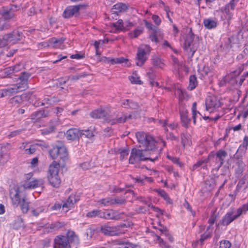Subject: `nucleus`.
<instances>
[{"mask_svg": "<svg viewBox=\"0 0 248 248\" xmlns=\"http://www.w3.org/2000/svg\"><path fill=\"white\" fill-rule=\"evenodd\" d=\"M218 217V214L215 211L212 213L208 219V222L210 224V225H212L215 222L217 218Z\"/></svg>", "mask_w": 248, "mask_h": 248, "instance_id": "nucleus-51", "label": "nucleus"}, {"mask_svg": "<svg viewBox=\"0 0 248 248\" xmlns=\"http://www.w3.org/2000/svg\"><path fill=\"white\" fill-rule=\"evenodd\" d=\"M126 120V115L124 114L120 117L113 119L112 124H120L124 123Z\"/></svg>", "mask_w": 248, "mask_h": 248, "instance_id": "nucleus-54", "label": "nucleus"}, {"mask_svg": "<svg viewBox=\"0 0 248 248\" xmlns=\"http://www.w3.org/2000/svg\"><path fill=\"white\" fill-rule=\"evenodd\" d=\"M0 158L1 165L6 163L10 158L9 154L7 153L5 146L0 145Z\"/></svg>", "mask_w": 248, "mask_h": 248, "instance_id": "nucleus-28", "label": "nucleus"}, {"mask_svg": "<svg viewBox=\"0 0 248 248\" xmlns=\"http://www.w3.org/2000/svg\"><path fill=\"white\" fill-rule=\"evenodd\" d=\"M233 211L228 212L219 221L217 224V226H218L219 225L227 226L230 224L232 222L235 220V219L233 218Z\"/></svg>", "mask_w": 248, "mask_h": 248, "instance_id": "nucleus-20", "label": "nucleus"}, {"mask_svg": "<svg viewBox=\"0 0 248 248\" xmlns=\"http://www.w3.org/2000/svg\"><path fill=\"white\" fill-rule=\"evenodd\" d=\"M203 24L206 28L211 29L217 26V23L213 20L207 19L203 21Z\"/></svg>", "mask_w": 248, "mask_h": 248, "instance_id": "nucleus-44", "label": "nucleus"}, {"mask_svg": "<svg viewBox=\"0 0 248 248\" xmlns=\"http://www.w3.org/2000/svg\"><path fill=\"white\" fill-rule=\"evenodd\" d=\"M19 205L20 206V208L23 213L25 214L28 212L29 209V202L25 197L21 199Z\"/></svg>", "mask_w": 248, "mask_h": 248, "instance_id": "nucleus-32", "label": "nucleus"}, {"mask_svg": "<svg viewBox=\"0 0 248 248\" xmlns=\"http://www.w3.org/2000/svg\"><path fill=\"white\" fill-rule=\"evenodd\" d=\"M19 92L16 85H13V87L12 88L4 89V93L5 96H10Z\"/></svg>", "mask_w": 248, "mask_h": 248, "instance_id": "nucleus-42", "label": "nucleus"}, {"mask_svg": "<svg viewBox=\"0 0 248 248\" xmlns=\"http://www.w3.org/2000/svg\"><path fill=\"white\" fill-rule=\"evenodd\" d=\"M245 181L246 179H245L244 178H242L241 179L239 180L236 188V190H237V191H240V189L241 188L242 186L245 184Z\"/></svg>", "mask_w": 248, "mask_h": 248, "instance_id": "nucleus-64", "label": "nucleus"}, {"mask_svg": "<svg viewBox=\"0 0 248 248\" xmlns=\"http://www.w3.org/2000/svg\"><path fill=\"white\" fill-rule=\"evenodd\" d=\"M220 243V248H230L231 247V243L227 240L221 241Z\"/></svg>", "mask_w": 248, "mask_h": 248, "instance_id": "nucleus-61", "label": "nucleus"}, {"mask_svg": "<svg viewBox=\"0 0 248 248\" xmlns=\"http://www.w3.org/2000/svg\"><path fill=\"white\" fill-rule=\"evenodd\" d=\"M198 84V81L196 75H191L189 77V84L188 88L190 90H192L196 88Z\"/></svg>", "mask_w": 248, "mask_h": 248, "instance_id": "nucleus-40", "label": "nucleus"}, {"mask_svg": "<svg viewBox=\"0 0 248 248\" xmlns=\"http://www.w3.org/2000/svg\"><path fill=\"white\" fill-rule=\"evenodd\" d=\"M64 225L65 224L64 222L57 221L50 224L47 228L49 229L51 232L55 231L62 228L64 226Z\"/></svg>", "mask_w": 248, "mask_h": 248, "instance_id": "nucleus-39", "label": "nucleus"}, {"mask_svg": "<svg viewBox=\"0 0 248 248\" xmlns=\"http://www.w3.org/2000/svg\"><path fill=\"white\" fill-rule=\"evenodd\" d=\"M66 237L68 239L69 244L70 243H73L75 244H78L79 243V239L78 236L73 231H68L66 234Z\"/></svg>", "mask_w": 248, "mask_h": 248, "instance_id": "nucleus-30", "label": "nucleus"}, {"mask_svg": "<svg viewBox=\"0 0 248 248\" xmlns=\"http://www.w3.org/2000/svg\"><path fill=\"white\" fill-rule=\"evenodd\" d=\"M124 63L125 66H129L130 64L129 61L127 59L124 58V57H120L115 58V64L116 63Z\"/></svg>", "mask_w": 248, "mask_h": 248, "instance_id": "nucleus-49", "label": "nucleus"}, {"mask_svg": "<svg viewBox=\"0 0 248 248\" xmlns=\"http://www.w3.org/2000/svg\"><path fill=\"white\" fill-rule=\"evenodd\" d=\"M144 29L143 27H138L135 29L133 31L128 33V36L130 38H137L139 35L143 32Z\"/></svg>", "mask_w": 248, "mask_h": 248, "instance_id": "nucleus-31", "label": "nucleus"}, {"mask_svg": "<svg viewBox=\"0 0 248 248\" xmlns=\"http://www.w3.org/2000/svg\"><path fill=\"white\" fill-rule=\"evenodd\" d=\"M64 41V39H62V38L57 39L56 38L53 37L49 40V42L50 44L55 45L57 43L62 44Z\"/></svg>", "mask_w": 248, "mask_h": 248, "instance_id": "nucleus-58", "label": "nucleus"}, {"mask_svg": "<svg viewBox=\"0 0 248 248\" xmlns=\"http://www.w3.org/2000/svg\"><path fill=\"white\" fill-rule=\"evenodd\" d=\"M147 76L149 79H155L156 78V71L154 67H150L147 72Z\"/></svg>", "mask_w": 248, "mask_h": 248, "instance_id": "nucleus-48", "label": "nucleus"}, {"mask_svg": "<svg viewBox=\"0 0 248 248\" xmlns=\"http://www.w3.org/2000/svg\"><path fill=\"white\" fill-rule=\"evenodd\" d=\"M0 15L5 20L13 19L15 17V15L13 12L4 7H3L0 10Z\"/></svg>", "mask_w": 248, "mask_h": 248, "instance_id": "nucleus-26", "label": "nucleus"}, {"mask_svg": "<svg viewBox=\"0 0 248 248\" xmlns=\"http://www.w3.org/2000/svg\"><path fill=\"white\" fill-rule=\"evenodd\" d=\"M24 37L23 32L17 29L3 35L2 39L7 42L16 44L22 40Z\"/></svg>", "mask_w": 248, "mask_h": 248, "instance_id": "nucleus-5", "label": "nucleus"}, {"mask_svg": "<svg viewBox=\"0 0 248 248\" xmlns=\"http://www.w3.org/2000/svg\"><path fill=\"white\" fill-rule=\"evenodd\" d=\"M122 107L125 108L133 109H137L140 108L138 103L128 99L123 100Z\"/></svg>", "mask_w": 248, "mask_h": 248, "instance_id": "nucleus-24", "label": "nucleus"}, {"mask_svg": "<svg viewBox=\"0 0 248 248\" xmlns=\"http://www.w3.org/2000/svg\"><path fill=\"white\" fill-rule=\"evenodd\" d=\"M87 217L93 218L98 217L102 218V211L101 210L96 209L88 212L86 214Z\"/></svg>", "mask_w": 248, "mask_h": 248, "instance_id": "nucleus-36", "label": "nucleus"}, {"mask_svg": "<svg viewBox=\"0 0 248 248\" xmlns=\"http://www.w3.org/2000/svg\"><path fill=\"white\" fill-rule=\"evenodd\" d=\"M81 131L77 128H71L66 133V138L69 140H75L81 137Z\"/></svg>", "mask_w": 248, "mask_h": 248, "instance_id": "nucleus-19", "label": "nucleus"}, {"mask_svg": "<svg viewBox=\"0 0 248 248\" xmlns=\"http://www.w3.org/2000/svg\"><path fill=\"white\" fill-rule=\"evenodd\" d=\"M30 93H23L21 95H16L11 98L9 100V103L13 106L18 107L23 101L28 99V96Z\"/></svg>", "mask_w": 248, "mask_h": 248, "instance_id": "nucleus-16", "label": "nucleus"}, {"mask_svg": "<svg viewBox=\"0 0 248 248\" xmlns=\"http://www.w3.org/2000/svg\"><path fill=\"white\" fill-rule=\"evenodd\" d=\"M129 79L132 84H142V82L140 80L139 77H134L133 76H130Z\"/></svg>", "mask_w": 248, "mask_h": 248, "instance_id": "nucleus-53", "label": "nucleus"}, {"mask_svg": "<svg viewBox=\"0 0 248 248\" xmlns=\"http://www.w3.org/2000/svg\"><path fill=\"white\" fill-rule=\"evenodd\" d=\"M90 116L93 118L100 119L105 116V111L103 108H98L92 111Z\"/></svg>", "mask_w": 248, "mask_h": 248, "instance_id": "nucleus-29", "label": "nucleus"}, {"mask_svg": "<svg viewBox=\"0 0 248 248\" xmlns=\"http://www.w3.org/2000/svg\"><path fill=\"white\" fill-rule=\"evenodd\" d=\"M56 127L55 125H50L42 129L41 134L43 135H48L50 133H54L56 130Z\"/></svg>", "mask_w": 248, "mask_h": 248, "instance_id": "nucleus-41", "label": "nucleus"}, {"mask_svg": "<svg viewBox=\"0 0 248 248\" xmlns=\"http://www.w3.org/2000/svg\"><path fill=\"white\" fill-rule=\"evenodd\" d=\"M242 70L240 69H237L236 70H234L232 72H231L228 75V77H230V78H234L237 76H238L241 73Z\"/></svg>", "mask_w": 248, "mask_h": 248, "instance_id": "nucleus-60", "label": "nucleus"}, {"mask_svg": "<svg viewBox=\"0 0 248 248\" xmlns=\"http://www.w3.org/2000/svg\"><path fill=\"white\" fill-rule=\"evenodd\" d=\"M152 63L153 65L160 68H163L165 65L163 60L158 57H153L152 59Z\"/></svg>", "mask_w": 248, "mask_h": 248, "instance_id": "nucleus-38", "label": "nucleus"}, {"mask_svg": "<svg viewBox=\"0 0 248 248\" xmlns=\"http://www.w3.org/2000/svg\"><path fill=\"white\" fill-rule=\"evenodd\" d=\"M136 138L138 142L141 144L140 147H143L144 149H152L154 147V143L156 141L154 138L147 135L143 132H138L136 133Z\"/></svg>", "mask_w": 248, "mask_h": 248, "instance_id": "nucleus-4", "label": "nucleus"}, {"mask_svg": "<svg viewBox=\"0 0 248 248\" xmlns=\"http://www.w3.org/2000/svg\"><path fill=\"white\" fill-rule=\"evenodd\" d=\"M112 26L117 31H124V22L122 19H119L117 22L112 23Z\"/></svg>", "mask_w": 248, "mask_h": 248, "instance_id": "nucleus-45", "label": "nucleus"}, {"mask_svg": "<svg viewBox=\"0 0 248 248\" xmlns=\"http://www.w3.org/2000/svg\"><path fill=\"white\" fill-rule=\"evenodd\" d=\"M155 191L157 193V194L164 198V199L168 203H172V200L169 197L167 193L163 189H155Z\"/></svg>", "mask_w": 248, "mask_h": 248, "instance_id": "nucleus-35", "label": "nucleus"}, {"mask_svg": "<svg viewBox=\"0 0 248 248\" xmlns=\"http://www.w3.org/2000/svg\"><path fill=\"white\" fill-rule=\"evenodd\" d=\"M220 100L214 96L208 97L206 101V109L210 111V109H216L221 107Z\"/></svg>", "mask_w": 248, "mask_h": 248, "instance_id": "nucleus-11", "label": "nucleus"}, {"mask_svg": "<svg viewBox=\"0 0 248 248\" xmlns=\"http://www.w3.org/2000/svg\"><path fill=\"white\" fill-rule=\"evenodd\" d=\"M211 235H212L211 233L210 232H209L208 233L205 232V233L202 234L201 236L200 240H199L201 243V245L202 244V243L204 240H205L206 239H207L208 238L211 237Z\"/></svg>", "mask_w": 248, "mask_h": 248, "instance_id": "nucleus-62", "label": "nucleus"}, {"mask_svg": "<svg viewBox=\"0 0 248 248\" xmlns=\"http://www.w3.org/2000/svg\"><path fill=\"white\" fill-rule=\"evenodd\" d=\"M124 213H120L118 211L110 209L102 211V218L106 219L118 220L121 218V215Z\"/></svg>", "mask_w": 248, "mask_h": 248, "instance_id": "nucleus-10", "label": "nucleus"}, {"mask_svg": "<svg viewBox=\"0 0 248 248\" xmlns=\"http://www.w3.org/2000/svg\"><path fill=\"white\" fill-rule=\"evenodd\" d=\"M36 150L35 145L32 144L29 148H26L24 150V153L28 155H31L34 154Z\"/></svg>", "mask_w": 248, "mask_h": 248, "instance_id": "nucleus-52", "label": "nucleus"}, {"mask_svg": "<svg viewBox=\"0 0 248 248\" xmlns=\"http://www.w3.org/2000/svg\"><path fill=\"white\" fill-rule=\"evenodd\" d=\"M31 74L26 72H23L18 76V79L20 82L15 84L20 92L25 91L28 88V79Z\"/></svg>", "mask_w": 248, "mask_h": 248, "instance_id": "nucleus-7", "label": "nucleus"}, {"mask_svg": "<svg viewBox=\"0 0 248 248\" xmlns=\"http://www.w3.org/2000/svg\"><path fill=\"white\" fill-rule=\"evenodd\" d=\"M50 116V112L46 109H41L35 111L31 115V119L33 123L39 122L42 118L48 117Z\"/></svg>", "mask_w": 248, "mask_h": 248, "instance_id": "nucleus-9", "label": "nucleus"}, {"mask_svg": "<svg viewBox=\"0 0 248 248\" xmlns=\"http://www.w3.org/2000/svg\"><path fill=\"white\" fill-rule=\"evenodd\" d=\"M158 150L155 148V143L152 149H137L133 148L129 159V163L134 164L140 161L150 160L154 162L159 156Z\"/></svg>", "mask_w": 248, "mask_h": 248, "instance_id": "nucleus-2", "label": "nucleus"}, {"mask_svg": "<svg viewBox=\"0 0 248 248\" xmlns=\"http://www.w3.org/2000/svg\"><path fill=\"white\" fill-rule=\"evenodd\" d=\"M45 211H46L45 207L43 206H41L37 207L35 209H32L31 212L32 213V214L34 216L37 217L39 216V215L40 213H43V212H45Z\"/></svg>", "mask_w": 248, "mask_h": 248, "instance_id": "nucleus-46", "label": "nucleus"}, {"mask_svg": "<svg viewBox=\"0 0 248 248\" xmlns=\"http://www.w3.org/2000/svg\"><path fill=\"white\" fill-rule=\"evenodd\" d=\"M100 232L106 235L114 236L119 234L118 227L109 226L107 225L102 226Z\"/></svg>", "mask_w": 248, "mask_h": 248, "instance_id": "nucleus-15", "label": "nucleus"}, {"mask_svg": "<svg viewBox=\"0 0 248 248\" xmlns=\"http://www.w3.org/2000/svg\"><path fill=\"white\" fill-rule=\"evenodd\" d=\"M99 202L104 206L112 205V198L110 197L102 199Z\"/></svg>", "mask_w": 248, "mask_h": 248, "instance_id": "nucleus-50", "label": "nucleus"}, {"mask_svg": "<svg viewBox=\"0 0 248 248\" xmlns=\"http://www.w3.org/2000/svg\"><path fill=\"white\" fill-rule=\"evenodd\" d=\"M44 181L42 179H34L31 182H26L23 186L25 188H34L43 185Z\"/></svg>", "mask_w": 248, "mask_h": 248, "instance_id": "nucleus-23", "label": "nucleus"}, {"mask_svg": "<svg viewBox=\"0 0 248 248\" xmlns=\"http://www.w3.org/2000/svg\"><path fill=\"white\" fill-rule=\"evenodd\" d=\"M10 26L9 24L4 22V21L0 18V31L9 29Z\"/></svg>", "mask_w": 248, "mask_h": 248, "instance_id": "nucleus-55", "label": "nucleus"}, {"mask_svg": "<svg viewBox=\"0 0 248 248\" xmlns=\"http://www.w3.org/2000/svg\"><path fill=\"white\" fill-rule=\"evenodd\" d=\"M50 157L54 160L49 165L47 178L49 184L54 187H59L61 180L59 175L60 168H64L69 160L68 152L64 145H55L49 151Z\"/></svg>", "mask_w": 248, "mask_h": 248, "instance_id": "nucleus-1", "label": "nucleus"}, {"mask_svg": "<svg viewBox=\"0 0 248 248\" xmlns=\"http://www.w3.org/2000/svg\"><path fill=\"white\" fill-rule=\"evenodd\" d=\"M118 244L123 245L122 248H136L132 243H130L129 242L121 241L118 243Z\"/></svg>", "mask_w": 248, "mask_h": 248, "instance_id": "nucleus-56", "label": "nucleus"}, {"mask_svg": "<svg viewBox=\"0 0 248 248\" xmlns=\"http://www.w3.org/2000/svg\"><path fill=\"white\" fill-rule=\"evenodd\" d=\"M171 59L174 67L176 70L179 71L180 69L184 66V63L183 62H180L178 59L175 57L172 56Z\"/></svg>", "mask_w": 248, "mask_h": 248, "instance_id": "nucleus-43", "label": "nucleus"}, {"mask_svg": "<svg viewBox=\"0 0 248 248\" xmlns=\"http://www.w3.org/2000/svg\"><path fill=\"white\" fill-rule=\"evenodd\" d=\"M83 5L78 4L67 6L62 13V16L64 18H69L73 16L78 17L79 16V10L84 7Z\"/></svg>", "mask_w": 248, "mask_h": 248, "instance_id": "nucleus-6", "label": "nucleus"}, {"mask_svg": "<svg viewBox=\"0 0 248 248\" xmlns=\"http://www.w3.org/2000/svg\"><path fill=\"white\" fill-rule=\"evenodd\" d=\"M235 4V0H231L229 3L226 4L225 7L223 8V10L222 11L228 16L229 19L232 18V13L230 12V10H234Z\"/></svg>", "mask_w": 248, "mask_h": 248, "instance_id": "nucleus-25", "label": "nucleus"}, {"mask_svg": "<svg viewBox=\"0 0 248 248\" xmlns=\"http://www.w3.org/2000/svg\"><path fill=\"white\" fill-rule=\"evenodd\" d=\"M19 187L18 186H10L9 190L10 197L12 201V204L16 207L18 206L20 202L21 198L19 195Z\"/></svg>", "mask_w": 248, "mask_h": 248, "instance_id": "nucleus-8", "label": "nucleus"}, {"mask_svg": "<svg viewBox=\"0 0 248 248\" xmlns=\"http://www.w3.org/2000/svg\"><path fill=\"white\" fill-rule=\"evenodd\" d=\"M19 65H14L13 66L9 67L8 68H5L4 70V73L5 75H6L7 76L11 77V75L16 73V72H18L19 71Z\"/></svg>", "mask_w": 248, "mask_h": 248, "instance_id": "nucleus-33", "label": "nucleus"}, {"mask_svg": "<svg viewBox=\"0 0 248 248\" xmlns=\"http://www.w3.org/2000/svg\"><path fill=\"white\" fill-rule=\"evenodd\" d=\"M136 64L138 66H142L146 61L147 58L146 57V52L144 49L139 48L136 57Z\"/></svg>", "mask_w": 248, "mask_h": 248, "instance_id": "nucleus-18", "label": "nucleus"}, {"mask_svg": "<svg viewBox=\"0 0 248 248\" xmlns=\"http://www.w3.org/2000/svg\"><path fill=\"white\" fill-rule=\"evenodd\" d=\"M195 35L192 32V29H190L189 31L186 36L184 44V49L187 54L192 58L197 49L198 45L194 42Z\"/></svg>", "mask_w": 248, "mask_h": 248, "instance_id": "nucleus-3", "label": "nucleus"}, {"mask_svg": "<svg viewBox=\"0 0 248 248\" xmlns=\"http://www.w3.org/2000/svg\"><path fill=\"white\" fill-rule=\"evenodd\" d=\"M129 8L128 4L119 2L112 6V10H113V13L117 15L120 13H124L126 12Z\"/></svg>", "mask_w": 248, "mask_h": 248, "instance_id": "nucleus-21", "label": "nucleus"}, {"mask_svg": "<svg viewBox=\"0 0 248 248\" xmlns=\"http://www.w3.org/2000/svg\"><path fill=\"white\" fill-rule=\"evenodd\" d=\"M54 243L59 248H71L67 237L64 235H59L54 239Z\"/></svg>", "mask_w": 248, "mask_h": 248, "instance_id": "nucleus-14", "label": "nucleus"}, {"mask_svg": "<svg viewBox=\"0 0 248 248\" xmlns=\"http://www.w3.org/2000/svg\"><path fill=\"white\" fill-rule=\"evenodd\" d=\"M183 206L186 208L188 211H190L193 216H195V212L192 211L191 206L186 200H185V202L183 203Z\"/></svg>", "mask_w": 248, "mask_h": 248, "instance_id": "nucleus-63", "label": "nucleus"}, {"mask_svg": "<svg viewBox=\"0 0 248 248\" xmlns=\"http://www.w3.org/2000/svg\"><path fill=\"white\" fill-rule=\"evenodd\" d=\"M215 157L216 156V163L217 164L218 169L220 168L223 164L224 159L227 156V153L224 150H219L216 154H214Z\"/></svg>", "mask_w": 248, "mask_h": 248, "instance_id": "nucleus-17", "label": "nucleus"}, {"mask_svg": "<svg viewBox=\"0 0 248 248\" xmlns=\"http://www.w3.org/2000/svg\"><path fill=\"white\" fill-rule=\"evenodd\" d=\"M13 227L16 230H18L21 228H24L25 227V225L24 224L23 219L20 217H18L15 221Z\"/></svg>", "mask_w": 248, "mask_h": 248, "instance_id": "nucleus-37", "label": "nucleus"}, {"mask_svg": "<svg viewBox=\"0 0 248 248\" xmlns=\"http://www.w3.org/2000/svg\"><path fill=\"white\" fill-rule=\"evenodd\" d=\"M80 131H81V136L82 135H85L86 137L88 138H91L94 136V135L93 134V132L89 130H80Z\"/></svg>", "mask_w": 248, "mask_h": 248, "instance_id": "nucleus-57", "label": "nucleus"}, {"mask_svg": "<svg viewBox=\"0 0 248 248\" xmlns=\"http://www.w3.org/2000/svg\"><path fill=\"white\" fill-rule=\"evenodd\" d=\"M158 36L162 38L163 37V33L160 29L155 28L154 31L149 35V38L152 41L157 43L158 42Z\"/></svg>", "mask_w": 248, "mask_h": 248, "instance_id": "nucleus-27", "label": "nucleus"}, {"mask_svg": "<svg viewBox=\"0 0 248 248\" xmlns=\"http://www.w3.org/2000/svg\"><path fill=\"white\" fill-rule=\"evenodd\" d=\"M215 158L214 153L211 152L206 158H202L201 160H199L196 164H194L192 167V170H195L197 168L202 167L204 169H207V166L206 164L209 162L212 159Z\"/></svg>", "mask_w": 248, "mask_h": 248, "instance_id": "nucleus-13", "label": "nucleus"}, {"mask_svg": "<svg viewBox=\"0 0 248 248\" xmlns=\"http://www.w3.org/2000/svg\"><path fill=\"white\" fill-rule=\"evenodd\" d=\"M118 152L120 154V158L121 160H123L125 157H127L129 154V149L128 148H120Z\"/></svg>", "mask_w": 248, "mask_h": 248, "instance_id": "nucleus-47", "label": "nucleus"}, {"mask_svg": "<svg viewBox=\"0 0 248 248\" xmlns=\"http://www.w3.org/2000/svg\"><path fill=\"white\" fill-rule=\"evenodd\" d=\"M235 162L237 166V168L235 169V173L238 175H240L244 170L246 166L245 164L242 160H237Z\"/></svg>", "mask_w": 248, "mask_h": 248, "instance_id": "nucleus-34", "label": "nucleus"}, {"mask_svg": "<svg viewBox=\"0 0 248 248\" xmlns=\"http://www.w3.org/2000/svg\"><path fill=\"white\" fill-rule=\"evenodd\" d=\"M79 200V197L76 194H71L66 200L63 202L62 207L63 209L66 208V211H68L72 207L74 204Z\"/></svg>", "mask_w": 248, "mask_h": 248, "instance_id": "nucleus-12", "label": "nucleus"}, {"mask_svg": "<svg viewBox=\"0 0 248 248\" xmlns=\"http://www.w3.org/2000/svg\"><path fill=\"white\" fill-rule=\"evenodd\" d=\"M179 113L182 125L186 128H188L191 120L188 116L187 110L185 109H181L179 111Z\"/></svg>", "mask_w": 248, "mask_h": 248, "instance_id": "nucleus-22", "label": "nucleus"}, {"mask_svg": "<svg viewBox=\"0 0 248 248\" xmlns=\"http://www.w3.org/2000/svg\"><path fill=\"white\" fill-rule=\"evenodd\" d=\"M112 205L114 204H120L122 205L123 204H124L126 202V200L124 199H120V198H116V199H112Z\"/></svg>", "mask_w": 248, "mask_h": 248, "instance_id": "nucleus-59", "label": "nucleus"}]
</instances>
